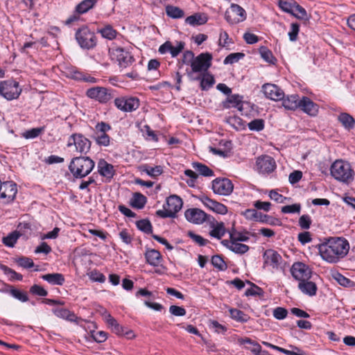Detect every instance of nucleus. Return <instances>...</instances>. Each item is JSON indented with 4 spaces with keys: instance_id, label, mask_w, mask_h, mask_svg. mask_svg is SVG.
Segmentation results:
<instances>
[{
    "instance_id": "nucleus-16",
    "label": "nucleus",
    "mask_w": 355,
    "mask_h": 355,
    "mask_svg": "<svg viewBox=\"0 0 355 355\" xmlns=\"http://www.w3.org/2000/svg\"><path fill=\"white\" fill-rule=\"evenodd\" d=\"M291 272L293 277L299 282L309 279L311 274L309 268L302 262L294 263L291 268Z\"/></svg>"
},
{
    "instance_id": "nucleus-59",
    "label": "nucleus",
    "mask_w": 355,
    "mask_h": 355,
    "mask_svg": "<svg viewBox=\"0 0 355 355\" xmlns=\"http://www.w3.org/2000/svg\"><path fill=\"white\" fill-rule=\"evenodd\" d=\"M311 225V218L309 215L304 214L299 218V225L303 230H308Z\"/></svg>"
},
{
    "instance_id": "nucleus-42",
    "label": "nucleus",
    "mask_w": 355,
    "mask_h": 355,
    "mask_svg": "<svg viewBox=\"0 0 355 355\" xmlns=\"http://www.w3.org/2000/svg\"><path fill=\"white\" fill-rule=\"evenodd\" d=\"M250 248L245 244L237 243L236 241H231L230 250L236 253L243 254L249 250Z\"/></svg>"
},
{
    "instance_id": "nucleus-2",
    "label": "nucleus",
    "mask_w": 355,
    "mask_h": 355,
    "mask_svg": "<svg viewBox=\"0 0 355 355\" xmlns=\"http://www.w3.org/2000/svg\"><path fill=\"white\" fill-rule=\"evenodd\" d=\"M95 162L89 157L78 156L71 159L69 170L76 179H83L93 171Z\"/></svg>"
},
{
    "instance_id": "nucleus-21",
    "label": "nucleus",
    "mask_w": 355,
    "mask_h": 355,
    "mask_svg": "<svg viewBox=\"0 0 355 355\" xmlns=\"http://www.w3.org/2000/svg\"><path fill=\"white\" fill-rule=\"evenodd\" d=\"M299 108L307 114L314 116L318 112V105L307 96H302Z\"/></svg>"
},
{
    "instance_id": "nucleus-61",
    "label": "nucleus",
    "mask_w": 355,
    "mask_h": 355,
    "mask_svg": "<svg viewBox=\"0 0 355 355\" xmlns=\"http://www.w3.org/2000/svg\"><path fill=\"white\" fill-rule=\"evenodd\" d=\"M188 236L200 246H204L209 243V241L202 238L201 236L195 234L194 232L189 231Z\"/></svg>"
},
{
    "instance_id": "nucleus-10",
    "label": "nucleus",
    "mask_w": 355,
    "mask_h": 355,
    "mask_svg": "<svg viewBox=\"0 0 355 355\" xmlns=\"http://www.w3.org/2000/svg\"><path fill=\"white\" fill-rule=\"evenodd\" d=\"M225 19L230 24H236L246 19L245 10L239 5L232 3L225 13Z\"/></svg>"
},
{
    "instance_id": "nucleus-41",
    "label": "nucleus",
    "mask_w": 355,
    "mask_h": 355,
    "mask_svg": "<svg viewBox=\"0 0 355 355\" xmlns=\"http://www.w3.org/2000/svg\"><path fill=\"white\" fill-rule=\"evenodd\" d=\"M166 15L173 19L182 18L184 16V11L178 7L167 6L166 7Z\"/></svg>"
},
{
    "instance_id": "nucleus-34",
    "label": "nucleus",
    "mask_w": 355,
    "mask_h": 355,
    "mask_svg": "<svg viewBox=\"0 0 355 355\" xmlns=\"http://www.w3.org/2000/svg\"><path fill=\"white\" fill-rule=\"evenodd\" d=\"M98 0H83L76 7V12L81 15L87 12L96 3Z\"/></svg>"
},
{
    "instance_id": "nucleus-55",
    "label": "nucleus",
    "mask_w": 355,
    "mask_h": 355,
    "mask_svg": "<svg viewBox=\"0 0 355 355\" xmlns=\"http://www.w3.org/2000/svg\"><path fill=\"white\" fill-rule=\"evenodd\" d=\"M296 2L293 0H279V8L286 12L291 13L293 8V3Z\"/></svg>"
},
{
    "instance_id": "nucleus-5",
    "label": "nucleus",
    "mask_w": 355,
    "mask_h": 355,
    "mask_svg": "<svg viewBox=\"0 0 355 355\" xmlns=\"http://www.w3.org/2000/svg\"><path fill=\"white\" fill-rule=\"evenodd\" d=\"M75 37L79 46L83 49H92L97 44V37L94 32L87 26L79 28L76 32Z\"/></svg>"
},
{
    "instance_id": "nucleus-52",
    "label": "nucleus",
    "mask_w": 355,
    "mask_h": 355,
    "mask_svg": "<svg viewBox=\"0 0 355 355\" xmlns=\"http://www.w3.org/2000/svg\"><path fill=\"white\" fill-rule=\"evenodd\" d=\"M248 283L250 284L252 287L245 291V295L261 296L263 295V291L260 287L250 282V281H248Z\"/></svg>"
},
{
    "instance_id": "nucleus-23",
    "label": "nucleus",
    "mask_w": 355,
    "mask_h": 355,
    "mask_svg": "<svg viewBox=\"0 0 355 355\" xmlns=\"http://www.w3.org/2000/svg\"><path fill=\"white\" fill-rule=\"evenodd\" d=\"M182 204V200L179 196L172 195L167 198L165 205L171 212H172V214L175 217L176 213L181 209Z\"/></svg>"
},
{
    "instance_id": "nucleus-57",
    "label": "nucleus",
    "mask_w": 355,
    "mask_h": 355,
    "mask_svg": "<svg viewBox=\"0 0 355 355\" xmlns=\"http://www.w3.org/2000/svg\"><path fill=\"white\" fill-rule=\"evenodd\" d=\"M10 293L15 298L19 300L21 302H25L28 300V297L26 292L21 291L17 288H12Z\"/></svg>"
},
{
    "instance_id": "nucleus-32",
    "label": "nucleus",
    "mask_w": 355,
    "mask_h": 355,
    "mask_svg": "<svg viewBox=\"0 0 355 355\" xmlns=\"http://www.w3.org/2000/svg\"><path fill=\"white\" fill-rule=\"evenodd\" d=\"M139 171L146 173L148 175L155 178L163 173V168L161 166L152 167L148 164H143L139 166Z\"/></svg>"
},
{
    "instance_id": "nucleus-49",
    "label": "nucleus",
    "mask_w": 355,
    "mask_h": 355,
    "mask_svg": "<svg viewBox=\"0 0 355 355\" xmlns=\"http://www.w3.org/2000/svg\"><path fill=\"white\" fill-rule=\"evenodd\" d=\"M333 277L340 285L345 287H349L354 284V282L352 280L345 277L339 272H336V274H334L333 275Z\"/></svg>"
},
{
    "instance_id": "nucleus-1",
    "label": "nucleus",
    "mask_w": 355,
    "mask_h": 355,
    "mask_svg": "<svg viewBox=\"0 0 355 355\" xmlns=\"http://www.w3.org/2000/svg\"><path fill=\"white\" fill-rule=\"evenodd\" d=\"M318 249L323 260L336 263L347 256L349 250V243L343 237H329L318 244Z\"/></svg>"
},
{
    "instance_id": "nucleus-43",
    "label": "nucleus",
    "mask_w": 355,
    "mask_h": 355,
    "mask_svg": "<svg viewBox=\"0 0 355 355\" xmlns=\"http://www.w3.org/2000/svg\"><path fill=\"white\" fill-rule=\"evenodd\" d=\"M20 234L17 232L9 234L7 236L3 238V243L8 247H14L17 243Z\"/></svg>"
},
{
    "instance_id": "nucleus-29",
    "label": "nucleus",
    "mask_w": 355,
    "mask_h": 355,
    "mask_svg": "<svg viewBox=\"0 0 355 355\" xmlns=\"http://www.w3.org/2000/svg\"><path fill=\"white\" fill-rule=\"evenodd\" d=\"M207 17L205 15L196 13L186 18L185 22L191 26H196L206 24Z\"/></svg>"
},
{
    "instance_id": "nucleus-51",
    "label": "nucleus",
    "mask_w": 355,
    "mask_h": 355,
    "mask_svg": "<svg viewBox=\"0 0 355 355\" xmlns=\"http://www.w3.org/2000/svg\"><path fill=\"white\" fill-rule=\"evenodd\" d=\"M1 269L4 272L6 275H10L12 280L21 281L23 279V276L21 274L17 273L14 270L6 266L2 265L1 266Z\"/></svg>"
},
{
    "instance_id": "nucleus-46",
    "label": "nucleus",
    "mask_w": 355,
    "mask_h": 355,
    "mask_svg": "<svg viewBox=\"0 0 355 355\" xmlns=\"http://www.w3.org/2000/svg\"><path fill=\"white\" fill-rule=\"evenodd\" d=\"M211 263L215 268L220 270H225L227 268V266L222 257L218 254L214 255L211 257Z\"/></svg>"
},
{
    "instance_id": "nucleus-30",
    "label": "nucleus",
    "mask_w": 355,
    "mask_h": 355,
    "mask_svg": "<svg viewBox=\"0 0 355 355\" xmlns=\"http://www.w3.org/2000/svg\"><path fill=\"white\" fill-rule=\"evenodd\" d=\"M338 120L347 130H352L355 127V119L348 113L343 112L340 114Z\"/></svg>"
},
{
    "instance_id": "nucleus-28",
    "label": "nucleus",
    "mask_w": 355,
    "mask_h": 355,
    "mask_svg": "<svg viewBox=\"0 0 355 355\" xmlns=\"http://www.w3.org/2000/svg\"><path fill=\"white\" fill-rule=\"evenodd\" d=\"M52 312L58 318L70 321L75 322L77 319L76 315L67 309L64 308H54L52 309Z\"/></svg>"
},
{
    "instance_id": "nucleus-63",
    "label": "nucleus",
    "mask_w": 355,
    "mask_h": 355,
    "mask_svg": "<svg viewBox=\"0 0 355 355\" xmlns=\"http://www.w3.org/2000/svg\"><path fill=\"white\" fill-rule=\"evenodd\" d=\"M30 293L35 295L44 297L48 295V292L42 286L34 284L30 288Z\"/></svg>"
},
{
    "instance_id": "nucleus-26",
    "label": "nucleus",
    "mask_w": 355,
    "mask_h": 355,
    "mask_svg": "<svg viewBox=\"0 0 355 355\" xmlns=\"http://www.w3.org/2000/svg\"><path fill=\"white\" fill-rule=\"evenodd\" d=\"M298 288L303 293L309 296L315 295L317 292L316 284L313 282L309 281V279L300 282Z\"/></svg>"
},
{
    "instance_id": "nucleus-25",
    "label": "nucleus",
    "mask_w": 355,
    "mask_h": 355,
    "mask_svg": "<svg viewBox=\"0 0 355 355\" xmlns=\"http://www.w3.org/2000/svg\"><path fill=\"white\" fill-rule=\"evenodd\" d=\"M282 105L286 110H295L299 108L301 98L299 95L293 94L288 96L286 98L284 97L282 99Z\"/></svg>"
},
{
    "instance_id": "nucleus-31",
    "label": "nucleus",
    "mask_w": 355,
    "mask_h": 355,
    "mask_svg": "<svg viewBox=\"0 0 355 355\" xmlns=\"http://www.w3.org/2000/svg\"><path fill=\"white\" fill-rule=\"evenodd\" d=\"M42 278L52 285L62 286L64 282V275L61 273H49L42 276Z\"/></svg>"
},
{
    "instance_id": "nucleus-7",
    "label": "nucleus",
    "mask_w": 355,
    "mask_h": 355,
    "mask_svg": "<svg viewBox=\"0 0 355 355\" xmlns=\"http://www.w3.org/2000/svg\"><path fill=\"white\" fill-rule=\"evenodd\" d=\"M87 97L99 102L100 103H106L114 96V91L103 87H94L89 88L86 92Z\"/></svg>"
},
{
    "instance_id": "nucleus-35",
    "label": "nucleus",
    "mask_w": 355,
    "mask_h": 355,
    "mask_svg": "<svg viewBox=\"0 0 355 355\" xmlns=\"http://www.w3.org/2000/svg\"><path fill=\"white\" fill-rule=\"evenodd\" d=\"M229 312L231 318L237 322L243 323L248 322L250 320V316L248 315L237 309H230Z\"/></svg>"
},
{
    "instance_id": "nucleus-38",
    "label": "nucleus",
    "mask_w": 355,
    "mask_h": 355,
    "mask_svg": "<svg viewBox=\"0 0 355 355\" xmlns=\"http://www.w3.org/2000/svg\"><path fill=\"white\" fill-rule=\"evenodd\" d=\"M192 166L201 175L205 177H210L214 175V171L207 166L202 163L193 162L192 164Z\"/></svg>"
},
{
    "instance_id": "nucleus-15",
    "label": "nucleus",
    "mask_w": 355,
    "mask_h": 355,
    "mask_svg": "<svg viewBox=\"0 0 355 355\" xmlns=\"http://www.w3.org/2000/svg\"><path fill=\"white\" fill-rule=\"evenodd\" d=\"M17 193V184L15 182H1L0 198L6 199L7 202H10L15 200Z\"/></svg>"
},
{
    "instance_id": "nucleus-22",
    "label": "nucleus",
    "mask_w": 355,
    "mask_h": 355,
    "mask_svg": "<svg viewBox=\"0 0 355 355\" xmlns=\"http://www.w3.org/2000/svg\"><path fill=\"white\" fill-rule=\"evenodd\" d=\"M223 107L225 109L235 107L239 111L243 110V96L239 94L229 95L227 99L223 102Z\"/></svg>"
},
{
    "instance_id": "nucleus-40",
    "label": "nucleus",
    "mask_w": 355,
    "mask_h": 355,
    "mask_svg": "<svg viewBox=\"0 0 355 355\" xmlns=\"http://www.w3.org/2000/svg\"><path fill=\"white\" fill-rule=\"evenodd\" d=\"M291 14L301 20L309 19L306 10L297 3H293V8Z\"/></svg>"
},
{
    "instance_id": "nucleus-4",
    "label": "nucleus",
    "mask_w": 355,
    "mask_h": 355,
    "mask_svg": "<svg viewBox=\"0 0 355 355\" xmlns=\"http://www.w3.org/2000/svg\"><path fill=\"white\" fill-rule=\"evenodd\" d=\"M331 174L338 181L349 184L354 180V171L349 163L336 160L331 166Z\"/></svg>"
},
{
    "instance_id": "nucleus-39",
    "label": "nucleus",
    "mask_w": 355,
    "mask_h": 355,
    "mask_svg": "<svg viewBox=\"0 0 355 355\" xmlns=\"http://www.w3.org/2000/svg\"><path fill=\"white\" fill-rule=\"evenodd\" d=\"M137 227L147 234H153V226L148 219H141L136 223Z\"/></svg>"
},
{
    "instance_id": "nucleus-3",
    "label": "nucleus",
    "mask_w": 355,
    "mask_h": 355,
    "mask_svg": "<svg viewBox=\"0 0 355 355\" xmlns=\"http://www.w3.org/2000/svg\"><path fill=\"white\" fill-rule=\"evenodd\" d=\"M212 55L209 53H202L195 57L191 65V70H187L188 77L191 80H198L200 76L195 74L206 73L211 65Z\"/></svg>"
},
{
    "instance_id": "nucleus-64",
    "label": "nucleus",
    "mask_w": 355,
    "mask_h": 355,
    "mask_svg": "<svg viewBox=\"0 0 355 355\" xmlns=\"http://www.w3.org/2000/svg\"><path fill=\"white\" fill-rule=\"evenodd\" d=\"M89 277L93 282L103 283L105 281V275L98 270L91 271Z\"/></svg>"
},
{
    "instance_id": "nucleus-9",
    "label": "nucleus",
    "mask_w": 355,
    "mask_h": 355,
    "mask_svg": "<svg viewBox=\"0 0 355 355\" xmlns=\"http://www.w3.org/2000/svg\"><path fill=\"white\" fill-rule=\"evenodd\" d=\"M111 57L112 60H115L118 62L121 68H127L135 60L130 51L121 47L112 49Z\"/></svg>"
},
{
    "instance_id": "nucleus-56",
    "label": "nucleus",
    "mask_w": 355,
    "mask_h": 355,
    "mask_svg": "<svg viewBox=\"0 0 355 355\" xmlns=\"http://www.w3.org/2000/svg\"><path fill=\"white\" fill-rule=\"evenodd\" d=\"M301 210L300 204H293L291 205H286L282 207V212L284 214H300Z\"/></svg>"
},
{
    "instance_id": "nucleus-50",
    "label": "nucleus",
    "mask_w": 355,
    "mask_h": 355,
    "mask_svg": "<svg viewBox=\"0 0 355 355\" xmlns=\"http://www.w3.org/2000/svg\"><path fill=\"white\" fill-rule=\"evenodd\" d=\"M245 56L243 53H232L228 55L224 60L223 63L225 64H232L237 62L239 60Z\"/></svg>"
},
{
    "instance_id": "nucleus-36",
    "label": "nucleus",
    "mask_w": 355,
    "mask_h": 355,
    "mask_svg": "<svg viewBox=\"0 0 355 355\" xmlns=\"http://www.w3.org/2000/svg\"><path fill=\"white\" fill-rule=\"evenodd\" d=\"M200 76V87L202 90H207L215 83L214 76L209 73H202Z\"/></svg>"
},
{
    "instance_id": "nucleus-24",
    "label": "nucleus",
    "mask_w": 355,
    "mask_h": 355,
    "mask_svg": "<svg viewBox=\"0 0 355 355\" xmlns=\"http://www.w3.org/2000/svg\"><path fill=\"white\" fill-rule=\"evenodd\" d=\"M98 172L103 177L112 178L114 174V167L104 159H101L97 165Z\"/></svg>"
},
{
    "instance_id": "nucleus-6",
    "label": "nucleus",
    "mask_w": 355,
    "mask_h": 355,
    "mask_svg": "<svg viewBox=\"0 0 355 355\" xmlns=\"http://www.w3.org/2000/svg\"><path fill=\"white\" fill-rule=\"evenodd\" d=\"M92 142L83 134L73 133L68 139L67 147H75V151L82 155H86L91 148Z\"/></svg>"
},
{
    "instance_id": "nucleus-44",
    "label": "nucleus",
    "mask_w": 355,
    "mask_h": 355,
    "mask_svg": "<svg viewBox=\"0 0 355 355\" xmlns=\"http://www.w3.org/2000/svg\"><path fill=\"white\" fill-rule=\"evenodd\" d=\"M249 233L245 232L244 234L236 232L234 229L232 230V232H230V238L231 241H248L249 240V236H247Z\"/></svg>"
},
{
    "instance_id": "nucleus-13",
    "label": "nucleus",
    "mask_w": 355,
    "mask_h": 355,
    "mask_svg": "<svg viewBox=\"0 0 355 355\" xmlns=\"http://www.w3.org/2000/svg\"><path fill=\"white\" fill-rule=\"evenodd\" d=\"M115 106L123 112H132L139 107V101L135 97H120L114 99Z\"/></svg>"
},
{
    "instance_id": "nucleus-11",
    "label": "nucleus",
    "mask_w": 355,
    "mask_h": 355,
    "mask_svg": "<svg viewBox=\"0 0 355 355\" xmlns=\"http://www.w3.org/2000/svg\"><path fill=\"white\" fill-rule=\"evenodd\" d=\"M111 130V126L105 122L98 123L95 126L94 138L99 146H108L110 143V137L107 132Z\"/></svg>"
},
{
    "instance_id": "nucleus-48",
    "label": "nucleus",
    "mask_w": 355,
    "mask_h": 355,
    "mask_svg": "<svg viewBox=\"0 0 355 355\" xmlns=\"http://www.w3.org/2000/svg\"><path fill=\"white\" fill-rule=\"evenodd\" d=\"M98 32L101 33V35L107 38L108 40H112L115 38L116 35V32L115 30L112 28V27L110 25L106 26L105 28L98 30Z\"/></svg>"
},
{
    "instance_id": "nucleus-14",
    "label": "nucleus",
    "mask_w": 355,
    "mask_h": 355,
    "mask_svg": "<svg viewBox=\"0 0 355 355\" xmlns=\"http://www.w3.org/2000/svg\"><path fill=\"white\" fill-rule=\"evenodd\" d=\"M184 216L187 220L195 224H202L205 221H209L211 219L209 215L198 208L188 209L186 210Z\"/></svg>"
},
{
    "instance_id": "nucleus-62",
    "label": "nucleus",
    "mask_w": 355,
    "mask_h": 355,
    "mask_svg": "<svg viewBox=\"0 0 355 355\" xmlns=\"http://www.w3.org/2000/svg\"><path fill=\"white\" fill-rule=\"evenodd\" d=\"M17 264L24 268H31L34 266L33 261L28 257H22L17 260Z\"/></svg>"
},
{
    "instance_id": "nucleus-58",
    "label": "nucleus",
    "mask_w": 355,
    "mask_h": 355,
    "mask_svg": "<svg viewBox=\"0 0 355 355\" xmlns=\"http://www.w3.org/2000/svg\"><path fill=\"white\" fill-rule=\"evenodd\" d=\"M43 131V128H35L24 132L22 136L26 139H34L38 137Z\"/></svg>"
},
{
    "instance_id": "nucleus-33",
    "label": "nucleus",
    "mask_w": 355,
    "mask_h": 355,
    "mask_svg": "<svg viewBox=\"0 0 355 355\" xmlns=\"http://www.w3.org/2000/svg\"><path fill=\"white\" fill-rule=\"evenodd\" d=\"M147 198L141 193L136 192L133 193L132 198L130 199V205L137 209H142L146 204Z\"/></svg>"
},
{
    "instance_id": "nucleus-47",
    "label": "nucleus",
    "mask_w": 355,
    "mask_h": 355,
    "mask_svg": "<svg viewBox=\"0 0 355 355\" xmlns=\"http://www.w3.org/2000/svg\"><path fill=\"white\" fill-rule=\"evenodd\" d=\"M225 233L223 223H217L216 226L210 232V235L220 239Z\"/></svg>"
},
{
    "instance_id": "nucleus-53",
    "label": "nucleus",
    "mask_w": 355,
    "mask_h": 355,
    "mask_svg": "<svg viewBox=\"0 0 355 355\" xmlns=\"http://www.w3.org/2000/svg\"><path fill=\"white\" fill-rule=\"evenodd\" d=\"M248 126L250 130L261 131L264 128V121L261 119H254L248 124Z\"/></svg>"
},
{
    "instance_id": "nucleus-17",
    "label": "nucleus",
    "mask_w": 355,
    "mask_h": 355,
    "mask_svg": "<svg viewBox=\"0 0 355 355\" xmlns=\"http://www.w3.org/2000/svg\"><path fill=\"white\" fill-rule=\"evenodd\" d=\"M257 170L261 173H270L276 168L275 159L268 155L259 157L256 162Z\"/></svg>"
},
{
    "instance_id": "nucleus-12",
    "label": "nucleus",
    "mask_w": 355,
    "mask_h": 355,
    "mask_svg": "<svg viewBox=\"0 0 355 355\" xmlns=\"http://www.w3.org/2000/svg\"><path fill=\"white\" fill-rule=\"evenodd\" d=\"M233 184L227 178H216L212 182L213 191L218 195L228 196L233 191Z\"/></svg>"
},
{
    "instance_id": "nucleus-18",
    "label": "nucleus",
    "mask_w": 355,
    "mask_h": 355,
    "mask_svg": "<svg viewBox=\"0 0 355 355\" xmlns=\"http://www.w3.org/2000/svg\"><path fill=\"white\" fill-rule=\"evenodd\" d=\"M262 91L266 97L273 101H279L284 97V93L278 86L274 84L266 83L262 86Z\"/></svg>"
},
{
    "instance_id": "nucleus-19",
    "label": "nucleus",
    "mask_w": 355,
    "mask_h": 355,
    "mask_svg": "<svg viewBox=\"0 0 355 355\" xmlns=\"http://www.w3.org/2000/svg\"><path fill=\"white\" fill-rule=\"evenodd\" d=\"M199 199L205 206L217 214H225L227 212V208L225 205L209 198L207 196L203 195Z\"/></svg>"
},
{
    "instance_id": "nucleus-20",
    "label": "nucleus",
    "mask_w": 355,
    "mask_h": 355,
    "mask_svg": "<svg viewBox=\"0 0 355 355\" xmlns=\"http://www.w3.org/2000/svg\"><path fill=\"white\" fill-rule=\"evenodd\" d=\"M263 257L265 263L271 266L273 268H277L282 261V256L272 249L266 250Z\"/></svg>"
},
{
    "instance_id": "nucleus-54",
    "label": "nucleus",
    "mask_w": 355,
    "mask_h": 355,
    "mask_svg": "<svg viewBox=\"0 0 355 355\" xmlns=\"http://www.w3.org/2000/svg\"><path fill=\"white\" fill-rule=\"evenodd\" d=\"M90 336L94 341L98 343L105 342L107 338V333L103 331H91Z\"/></svg>"
},
{
    "instance_id": "nucleus-60",
    "label": "nucleus",
    "mask_w": 355,
    "mask_h": 355,
    "mask_svg": "<svg viewBox=\"0 0 355 355\" xmlns=\"http://www.w3.org/2000/svg\"><path fill=\"white\" fill-rule=\"evenodd\" d=\"M299 31L300 25L297 23H292L291 24V31L288 32L289 40L291 42L297 40Z\"/></svg>"
},
{
    "instance_id": "nucleus-45",
    "label": "nucleus",
    "mask_w": 355,
    "mask_h": 355,
    "mask_svg": "<svg viewBox=\"0 0 355 355\" xmlns=\"http://www.w3.org/2000/svg\"><path fill=\"white\" fill-rule=\"evenodd\" d=\"M233 41L229 37L227 33L225 31H220L218 45L224 48H229L230 44H233Z\"/></svg>"
},
{
    "instance_id": "nucleus-8",
    "label": "nucleus",
    "mask_w": 355,
    "mask_h": 355,
    "mask_svg": "<svg viewBox=\"0 0 355 355\" xmlns=\"http://www.w3.org/2000/svg\"><path fill=\"white\" fill-rule=\"evenodd\" d=\"M21 92L19 83L15 80H8L0 83V95L8 101L17 98Z\"/></svg>"
},
{
    "instance_id": "nucleus-27",
    "label": "nucleus",
    "mask_w": 355,
    "mask_h": 355,
    "mask_svg": "<svg viewBox=\"0 0 355 355\" xmlns=\"http://www.w3.org/2000/svg\"><path fill=\"white\" fill-rule=\"evenodd\" d=\"M146 262L153 266H158L162 261V255L158 250H148L145 253Z\"/></svg>"
},
{
    "instance_id": "nucleus-37",
    "label": "nucleus",
    "mask_w": 355,
    "mask_h": 355,
    "mask_svg": "<svg viewBox=\"0 0 355 355\" xmlns=\"http://www.w3.org/2000/svg\"><path fill=\"white\" fill-rule=\"evenodd\" d=\"M259 53L261 57L267 62L275 64L277 59L273 55L272 51L266 46H262L259 48Z\"/></svg>"
}]
</instances>
